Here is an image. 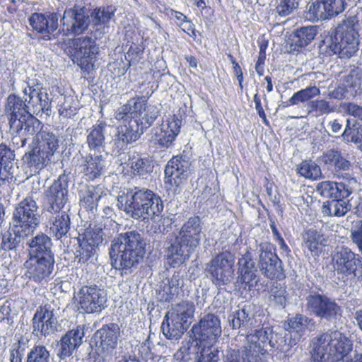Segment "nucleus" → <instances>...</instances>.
Returning a JSON list of instances; mask_svg holds the SVG:
<instances>
[{
  "mask_svg": "<svg viewBox=\"0 0 362 362\" xmlns=\"http://www.w3.org/2000/svg\"><path fill=\"white\" fill-rule=\"evenodd\" d=\"M83 332L80 329H71L60 340V349L58 352V356L64 360L69 357L73 351L78 347L82 342Z\"/></svg>",
  "mask_w": 362,
  "mask_h": 362,
  "instance_id": "31",
  "label": "nucleus"
},
{
  "mask_svg": "<svg viewBox=\"0 0 362 362\" xmlns=\"http://www.w3.org/2000/svg\"><path fill=\"white\" fill-rule=\"evenodd\" d=\"M230 325L233 329H239V333L246 337L249 339L250 336L252 335L257 325L256 318L252 315L246 313L245 308L238 310L229 316Z\"/></svg>",
  "mask_w": 362,
  "mask_h": 362,
  "instance_id": "28",
  "label": "nucleus"
},
{
  "mask_svg": "<svg viewBox=\"0 0 362 362\" xmlns=\"http://www.w3.org/2000/svg\"><path fill=\"white\" fill-rule=\"evenodd\" d=\"M95 40L88 36L76 38L72 42V51L69 50L73 62L87 73L93 70L96 56L99 53Z\"/></svg>",
  "mask_w": 362,
  "mask_h": 362,
  "instance_id": "8",
  "label": "nucleus"
},
{
  "mask_svg": "<svg viewBox=\"0 0 362 362\" xmlns=\"http://www.w3.org/2000/svg\"><path fill=\"white\" fill-rule=\"evenodd\" d=\"M305 18L307 20L313 22L328 19L322 0H316L307 5Z\"/></svg>",
  "mask_w": 362,
  "mask_h": 362,
  "instance_id": "46",
  "label": "nucleus"
},
{
  "mask_svg": "<svg viewBox=\"0 0 362 362\" xmlns=\"http://www.w3.org/2000/svg\"><path fill=\"white\" fill-rule=\"evenodd\" d=\"M201 231V221L198 216L189 218L182 226L167 249L168 259L173 267L185 263L200 245Z\"/></svg>",
  "mask_w": 362,
  "mask_h": 362,
  "instance_id": "3",
  "label": "nucleus"
},
{
  "mask_svg": "<svg viewBox=\"0 0 362 362\" xmlns=\"http://www.w3.org/2000/svg\"><path fill=\"white\" fill-rule=\"evenodd\" d=\"M49 351L41 344L35 345L27 354L26 362H49Z\"/></svg>",
  "mask_w": 362,
  "mask_h": 362,
  "instance_id": "49",
  "label": "nucleus"
},
{
  "mask_svg": "<svg viewBox=\"0 0 362 362\" xmlns=\"http://www.w3.org/2000/svg\"><path fill=\"white\" fill-rule=\"evenodd\" d=\"M273 329L271 327H256L254 332H252V335L250 336V340H253V341H258L257 344H260V345L264 346L267 343H269L270 336L272 334Z\"/></svg>",
  "mask_w": 362,
  "mask_h": 362,
  "instance_id": "58",
  "label": "nucleus"
},
{
  "mask_svg": "<svg viewBox=\"0 0 362 362\" xmlns=\"http://www.w3.org/2000/svg\"><path fill=\"white\" fill-rule=\"evenodd\" d=\"M247 344L244 346L242 353L247 362H266L267 350L257 341L247 339Z\"/></svg>",
  "mask_w": 362,
  "mask_h": 362,
  "instance_id": "40",
  "label": "nucleus"
},
{
  "mask_svg": "<svg viewBox=\"0 0 362 362\" xmlns=\"http://www.w3.org/2000/svg\"><path fill=\"white\" fill-rule=\"evenodd\" d=\"M306 310L327 322H335L341 316V308L334 300L325 295L310 294L306 297Z\"/></svg>",
  "mask_w": 362,
  "mask_h": 362,
  "instance_id": "9",
  "label": "nucleus"
},
{
  "mask_svg": "<svg viewBox=\"0 0 362 362\" xmlns=\"http://www.w3.org/2000/svg\"><path fill=\"white\" fill-rule=\"evenodd\" d=\"M52 224L50 231L57 239H62L63 237H67L70 230V217L66 211H61L50 219Z\"/></svg>",
  "mask_w": 362,
  "mask_h": 362,
  "instance_id": "36",
  "label": "nucleus"
},
{
  "mask_svg": "<svg viewBox=\"0 0 362 362\" xmlns=\"http://www.w3.org/2000/svg\"><path fill=\"white\" fill-rule=\"evenodd\" d=\"M120 336V329L117 324L110 323L98 329L93 336V339L98 354L105 356L112 354L117 346Z\"/></svg>",
  "mask_w": 362,
  "mask_h": 362,
  "instance_id": "16",
  "label": "nucleus"
},
{
  "mask_svg": "<svg viewBox=\"0 0 362 362\" xmlns=\"http://www.w3.org/2000/svg\"><path fill=\"white\" fill-rule=\"evenodd\" d=\"M222 332L219 317L212 313L204 315L199 321L193 325L190 330V337L197 345L214 346Z\"/></svg>",
  "mask_w": 362,
  "mask_h": 362,
  "instance_id": "7",
  "label": "nucleus"
},
{
  "mask_svg": "<svg viewBox=\"0 0 362 362\" xmlns=\"http://www.w3.org/2000/svg\"><path fill=\"white\" fill-rule=\"evenodd\" d=\"M29 247V257H54L52 250V242L49 237L41 233L27 242Z\"/></svg>",
  "mask_w": 362,
  "mask_h": 362,
  "instance_id": "30",
  "label": "nucleus"
},
{
  "mask_svg": "<svg viewBox=\"0 0 362 362\" xmlns=\"http://www.w3.org/2000/svg\"><path fill=\"white\" fill-rule=\"evenodd\" d=\"M320 94V90L317 86H308L296 92L292 97L289 98V102L290 104L296 105L305 103Z\"/></svg>",
  "mask_w": 362,
  "mask_h": 362,
  "instance_id": "48",
  "label": "nucleus"
},
{
  "mask_svg": "<svg viewBox=\"0 0 362 362\" xmlns=\"http://www.w3.org/2000/svg\"><path fill=\"white\" fill-rule=\"evenodd\" d=\"M309 112H315L318 115L329 114L334 112V108L329 105V102L325 100H315L310 102Z\"/></svg>",
  "mask_w": 362,
  "mask_h": 362,
  "instance_id": "61",
  "label": "nucleus"
},
{
  "mask_svg": "<svg viewBox=\"0 0 362 362\" xmlns=\"http://www.w3.org/2000/svg\"><path fill=\"white\" fill-rule=\"evenodd\" d=\"M40 223L39 207L32 197L28 196L15 205L11 224L17 233L23 230L33 235Z\"/></svg>",
  "mask_w": 362,
  "mask_h": 362,
  "instance_id": "6",
  "label": "nucleus"
},
{
  "mask_svg": "<svg viewBox=\"0 0 362 362\" xmlns=\"http://www.w3.org/2000/svg\"><path fill=\"white\" fill-rule=\"evenodd\" d=\"M159 110L156 105H149L146 108H144V114L141 115V122L139 124L140 128L144 132L145 129H148L156 119L158 117Z\"/></svg>",
  "mask_w": 362,
  "mask_h": 362,
  "instance_id": "52",
  "label": "nucleus"
},
{
  "mask_svg": "<svg viewBox=\"0 0 362 362\" xmlns=\"http://www.w3.org/2000/svg\"><path fill=\"white\" fill-rule=\"evenodd\" d=\"M301 0H280L275 10L279 16L286 17L298 9Z\"/></svg>",
  "mask_w": 362,
  "mask_h": 362,
  "instance_id": "55",
  "label": "nucleus"
},
{
  "mask_svg": "<svg viewBox=\"0 0 362 362\" xmlns=\"http://www.w3.org/2000/svg\"><path fill=\"white\" fill-rule=\"evenodd\" d=\"M189 326L168 313L161 325L165 337L169 339H178Z\"/></svg>",
  "mask_w": 362,
  "mask_h": 362,
  "instance_id": "33",
  "label": "nucleus"
},
{
  "mask_svg": "<svg viewBox=\"0 0 362 362\" xmlns=\"http://www.w3.org/2000/svg\"><path fill=\"white\" fill-rule=\"evenodd\" d=\"M345 199L337 198L325 202L322 206V213L327 216H344L351 209L349 201Z\"/></svg>",
  "mask_w": 362,
  "mask_h": 362,
  "instance_id": "35",
  "label": "nucleus"
},
{
  "mask_svg": "<svg viewBox=\"0 0 362 362\" xmlns=\"http://www.w3.org/2000/svg\"><path fill=\"white\" fill-rule=\"evenodd\" d=\"M350 238L358 251L362 253V220L354 222L351 229Z\"/></svg>",
  "mask_w": 362,
  "mask_h": 362,
  "instance_id": "62",
  "label": "nucleus"
},
{
  "mask_svg": "<svg viewBox=\"0 0 362 362\" xmlns=\"http://www.w3.org/2000/svg\"><path fill=\"white\" fill-rule=\"evenodd\" d=\"M103 232L101 229L87 230L82 238H78V248L76 252V257L78 262L86 263L93 257L98 245L103 242Z\"/></svg>",
  "mask_w": 362,
  "mask_h": 362,
  "instance_id": "19",
  "label": "nucleus"
},
{
  "mask_svg": "<svg viewBox=\"0 0 362 362\" xmlns=\"http://www.w3.org/2000/svg\"><path fill=\"white\" fill-rule=\"evenodd\" d=\"M58 20L59 15L57 13L47 15L35 13L29 18V23L34 30L42 34V39L47 41L59 37L60 30H58Z\"/></svg>",
  "mask_w": 362,
  "mask_h": 362,
  "instance_id": "15",
  "label": "nucleus"
},
{
  "mask_svg": "<svg viewBox=\"0 0 362 362\" xmlns=\"http://www.w3.org/2000/svg\"><path fill=\"white\" fill-rule=\"evenodd\" d=\"M147 98L145 96L138 97L136 98H132L129 100L127 103L125 105L129 109V113L131 115L134 116V119H136L135 117L137 115L141 116L142 110H144L146 105Z\"/></svg>",
  "mask_w": 362,
  "mask_h": 362,
  "instance_id": "57",
  "label": "nucleus"
},
{
  "mask_svg": "<svg viewBox=\"0 0 362 362\" xmlns=\"http://www.w3.org/2000/svg\"><path fill=\"white\" fill-rule=\"evenodd\" d=\"M62 31L66 35H78L90 25L88 15L84 7L74 6L66 9L61 19Z\"/></svg>",
  "mask_w": 362,
  "mask_h": 362,
  "instance_id": "14",
  "label": "nucleus"
},
{
  "mask_svg": "<svg viewBox=\"0 0 362 362\" xmlns=\"http://www.w3.org/2000/svg\"><path fill=\"white\" fill-rule=\"evenodd\" d=\"M143 133L138 120H129V123L118 126L117 139L118 142L127 144L136 141Z\"/></svg>",
  "mask_w": 362,
  "mask_h": 362,
  "instance_id": "34",
  "label": "nucleus"
},
{
  "mask_svg": "<svg viewBox=\"0 0 362 362\" xmlns=\"http://www.w3.org/2000/svg\"><path fill=\"white\" fill-rule=\"evenodd\" d=\"M239 276L238 281L241 284L248 286L249 289L256 286L258 279L257 276V268L251 255L245 253L238 260Z\"/></svg>",
  "mask_w": 362,
  "mask_h": 362,
  "instance_id": "29",
  "label": "nucleus"
},
{
  "mask_svg": "<svg viewBox=\"0 0 362 362\" xmlns=\"http://www.w3.org/2000/svg\"><path fill=\"white\" fill-rule=\"evenodd\" d=\"M25 102L30 112L40 117H48L52 114V100L45 88L38 84L31 86L28 85L23 90Z\"/></svg>",
  "mask_w": 362,
  "mask_h": 362,
  "instance_id": "13",
  "label": "nucleus"
},
{
  "mask_svg": "<svg viewBox=\"0 0 362 362\" xmlns=\"http://www.w3.org/2000/svg\"><path fill=\"white\" fill-rule=\"evenodd\" d=\"M116 8L113 6H101L88 15L91 33L95 39L100 38L109 28L107 23L115 16Z\"/></svg>",
  "mask_w": 362,
  "mask_h": 362,
  "instance_id": "24",
  "label": "nucleus"
},
{
  "mask_svg": "<svg viewBox=\"0 0 362 362\" xmlns=\"http://www.w3.org/2000/svg\"><path fill=\"white\" fill-rule=\"evenodd\" d=\"M102 196V189L99 187H89L81 199V206L86 211L93 212Z\"/></svg>",
  "mask_w": 362,
  "mask_h": 362,
  "instance_id": "44",
  "label": "nucleus"
},
{
  "mask_svg": "<svg viewBox=\"0 0 362 362\" xmlns=\"http://www.w3.org/2000/svg\"><path fill=\"white\" fill-rule=\"evenodd\" d=\"M358 20L356 16L346 18L324 40L326 52L340 59H350L358 50Z\"/></svg>",
  "mask_w": 362,
  "mask_h": 362,
  "instance_id": "4",
  "label": "nucleus"
},
{
  "mask_svg": "<svg viewBox=\"0 0 362 362\" xmlns=\"http://www.w3.org/2000/svg\"><path fill=\"white\" fill-rule=\"evenodd\" d=\"M223 362H247V361L242 351L230 348L226 351Z\"/></svg>",
  "mask_w": 362,
  "mask_h": 362,
  "instance_id": "64",
  "label": "nucleus"
},
{
  "mask_svg": "<svg viewBox=\"0 0 362 362\" xmlns=\"http://www.w3.org/2000/svg\"><path fill=\"white\" fill-rule=\"evenodd\" d=\"M75 298L78 304V310L86 313L101 312L107 301L105 291L96 285L82 286Z\"/></svg>",
  "mask_w": 362,
  "mask_h": 362,
  "instance_id": "12",
  "label": "nucleus"
},
{
  "mask_svg": "<svg viewBox=\"0 0 362 362\" xmlns=\"http://www.w3.org/2000/svg\"><path fill=\"white\" fill-rule=\"evenodd\" d=\"M351 349V341L342 333L335 331L314 338L310 353L313 362H339Z\"/></svg>",
  "mask_w": 362,
  "mask_h": 362,
  "instance_id": "5",
  "label": "nucleus"
},
{
  "mask_svg": "<svg viewBox=\"0 0 362 362\" xmlns=\"http://www.w3.org/2000/svg\"><path fill=\"white\" fill-rule=\"evenodd\" d=\"M297 173L307 178L316 180L321 177L322 172L320 166L313 160H303L297 167Z\"/></svg>",
  "mask_w": 362,
  "mask_h": 362,
  "instance_id": "47",
  "label": "nucleus"
},
{
  "mask_svg": "<svg viewBox=\"0 0 362 362\" xmlns=\"http://www.w3.org/2000/svg\"><path fill=\"white\" fill-rule=\"evenodd\" d=\"M37 145L33 147L23 157L28 156V158H33L34 156L38 158H49L54 156L59 148V139L52 132L43 130L38 134Z\"/></svg>",
  "mask_w": 362,
  "mask_h": 362,
  "instance_id": "18",
  "label": "nucleus"
},
{
  "mask_svg": "<svg viewBox=\"0 0 362 362\" xmlns=\"http://www.w3.org/2000/svg\"><path fill=\"white\" fill-rule=\"evenodd\" d=\"M30 235L32 234L23 230L17 233L14 229V226L11 224L10 229L2 235L0 248L6 251L14 250L18 247L23 239Z\"/></svg>",
  "mask_w": 362,
  "mask_h": 362,
  "instance_id": "37",
  "label": "nucleus"
},
{
  "mask_svg": "<svg viewBox=\"0 0 362 362\" xmlns=\"http://www.w3.org/2000/svg\"><path fill=\"white\" fill-rule=\"evenodd\" d=\"M146 243L142 235L136 230L121 233L115 238L110 249L112 267L121 271L122 275L133 272L142 261L146 253Z\"/></svg>",
  "mask_w": 362,
  "mask_h": 362,
  "instance_id": "1",
  "label": "nucleus"
},
{
  "mask_svg": "<svg viewBox=\"0 0 362 362\" xmlns=\"http://www.w3.org/2000/svg\"><path fill=\"white\" fill-rule=\"evenodd\" d=\"M67 193L66 184H63L60 180H56L46 192L47 211L51 214L59 213L67 202Z\"/></svg>",
  "mask_w": 362,
  "mask_h": 362,
  "instance_id": "26",
  "label": "nucleus"
},
{
  "mask_svg": "<svg viewBox=\"0 0 362 362\" xmlns=\"http://www.w3.org/2000/svg\"><path fill=\"white\" fill-rule=\"evenodd\" d=\"M351 250L347 247H338L332 256V263L334 270L345 276H349L352 274L356 276L355 272L360 260L356 257Z\"/></svg>",
  "mask_w": 362,
  "mask_h": 362,
  "instance_id": "22",
  "label": "nucleus"
},
{
  "mask_svg": "<svg viewBox=\"0 0 362 362\" xmlns=\"http://www.w3.org/2000/svg\"><path fill=\"white\" fill-rule=\"evenodd\" d=\"M26 103L25 100L23 101L21 98L13 94L7 97L4 111L8 120L10 129L20 128L22 117L30 112Z\"/></svg>",
  "mask_w": 362,
  "mask_h": 362,
  "instance_id": "25",
  "label": "nucleus"
},
{
  "mask_svg": "<svg viewBox=\"0 0 362 362\" xmlns=\"http://www.w3.org/2000/svg\"><path fill=\"white\" fill-rule=\"evenodd\" d=\"M327 18L342 13L346 6L345 0H322Z\"/></svg>",
  "mask_w": 362,
  "mask_h": 362,
  "instance_id": "51",
  "label": "nucleus"
},
{
  "mask_svg": "<svg viewBox=\"0 0 362 362\" xmlns=\"http://www.w3.org/2000/svg\"><path fill=\"white\" fill-rule=\"evenodd\" d=\"M130 164L134 174L144 175L152 172L153 169L151 160H135Z\"/></svg>",
  "mask_w": 362,
  "mask_h": 362,
  "instance_id": "59",
  "label": "nucleus"
},
{
  "mask_svg": "<svg viewBox=\"0 0 362 362\" xmlns=\"http://www.w3.org/2000/svg\"><path fill=\"white\" fill-rule=\"evenodd\" d=\"M64 103L59 105V113L64 117H71L75 115L78 111V102L72 97H64Z\"/></svg>",
  "mask_w": 362,
  "mask_h": 362,
  "instance_id": "53",
  "label": "nucleus"
},
{
  "mask_svg": "<svg viewBox=\"0 0 362 362\" xmlns=\"http://www.w3.org/2000/svg\"><path fill=\"white\" fill-rule=\"evenodd\" d=\"M269 300L277 307L284 308L287 302L286 289L282 286H274L270 291Z\"/></svg>",
  "mask_w": 362,
  "mask_h": 362,
  "instance_id": "54",
  "label": "nucleus"
},
{
  "mask_svg": "<svg viewBox=\"0 0 362 362\" xmlns=\"http://www.w3.org/2000/svg\"><path fill=\"white\" fill-rule=\"evenodd\" d=\"M117 201L118 206L129 217L145 223L158 220L163 210L160 197L149 189L128 190L125 195L119 196Z\"/></svg>",
  "mask_w": 362,
  "mask_h": 362,
  "instance_id": "2",
  "label": "nucleus"
},
{
  "mask_svg": "<svg viewBox=\"0 0 362 362\" xmlns=\"http://www.w3.org/2000/svg\"><path fill=\"white\" fill-rule=\"evenodd\" d=\"M54 312L51 305L45 304L40 306L33 318V333H36V335L40 333L44 336L54 333L57 324Z\"/></svg>",
  "mask_w": 362,
  "mask_h": 362,
  "instance_id": "21",
  "label": "nucleus"
},
{
  "mask_svg": "<svg viewBox=\"0 0 362 362\" xmlns=\"http://www.w3.org/2000/svg\"><path fill=\"white\" fill-rule=\"evenodd\" d=\"M269 345L273 349L279 350L284 353L288 351L290 347L292 346V345H286L285 337L274 331L270 336Z\"/></svg>",
  "mask_w": 362,
  "mask_h": 362,
  "instance_id": "60",
  "label": "nucleus"
},
{
  "mask_svg": "<svg viewBox=\"0 0 362 362\" xmlns=\"http://www.w3.org/2000/svg\"><path fill=\"white\" fill-rule=\"evenodd\" d=\"M194 303L185 300L175 305L168 313L189 326L194 317Z\"/></svg>",
  "mask_w": 362,
  "mask_h": 362,
  "instance_id": "42",
  "label": "nucleus"
},
{
  "mask_svg": "<svg viewBox=\"0 0 362 362\" xmlns=\"http://www.w3.org/2000/svg\"><path fill=\"white\" fill-rule=\"evenodd\" d=\"M318 33V27L316 25L303 26L298 28L293 33L291 48L293 50L298 51L308 45Z\"/></svg>",
  "mask_w": 362,
  "mask_h": 362,
  "instance_id": "32",
  "label": "nucleus"
},
{
  "mask_svg": "<svg viewBox=\"0 0 362 362\" xmlns=\"http://www.w3.org/2000/svg\"><path fill=\"white\" fill-rule=\"evenodd\" d=\"M234 262L233 255L228 251L219 253L211 259L207 264L206 271L211 274L214 284L221 286L232 281Z\"/></svg>",
  "mask_w": 362,
  "mask_h": 362,
  "instance_id": "10",
  "label": "nucleus"
},
{
  "mask_svg": "<svg viewBox=\"0 0 362 362\" xmlns=\"http://www.w3.org/2000/svg\"><path fill=\"white\" fill-rule=\"evenodd\" d=\"M287 325L288 329L296 331L300 336L304 333L306 330H312L315 327V322L313 318L308 317V316L302 314H297L293 317H291L287 320Z\"/></svg>",
  "mask_w": 362,
  "mask_h": 362,
  "instance_id": "41",
  "label": "nucleus"
},
{
  "mask_svg": "<svg viewBox=\"0 0 362 362\" xmlns=\"http://www.w3.org/2000/svg\"><path fill=\"white\" fill-rule=\"evenodd\" d=\"M303 246L315 255H317L325 245L327 239L322 234L314 229H309L303 235Z\"/></svg>",
  "mask_w": 362,
  "mask_h": 362,
  "instance_id": "39",
  "label": "nucleus"
},
{
  "mask_svg": "<svg viewBox=\"0 0 362 362\" xmlns=\"http://www.w3.org/2000/svg\"><path fill=\"white\" fill-rule=\"evenodd\" d=\"M328 163L334 172V175L338 177H344V172L349 171L351 169V163L349 160H329Z\"/></svg>",
  "mask_w": 362,
  "mask_h": 362,
  "instance_id": "63",
  "label": "nucleus"
},
{
  "mask_svg": "<svg viewBox=\"0 0 362 362\" xmlns=\"http://www.w3.org/2000/svg\"><path fill=\"white\" fill-rule=\"evenodd\" d=\"M360 124L356 121L351 119L346 120L345 129L341 134L343 140L346 142H352L358 146V148L362 151L361 139L360 137Z\"/></svg>",
  "mask_w": 362,
  "mask_h": 362,
  "instance_id": "43",
  "label": "nucleus"
},
{
  "mask_svg": "<svg viewBox=\"0 0 362 362\" xmlns=\"http://www.w3.org/2000/svg\"><path fill=\"white\" fill-rule=\"evenodd\" d=\"M219 360L218 348L214 346H207L202 349L197 362H218Z\"/></svg>",
  "mask_w": 362,
  "mask_h": 362,
  "instance_id": "56",
  "label": "nucleus"
},
{
  "mask_svg": "<svg viewBox=\"0 0 362 362\" xmlns=\"http://www.w3.org/2000/svg\"><path fill=\"white\" fill-rule=\"evenodd\" d=\"M189 160H169L165 169V183L173 194L181 192L182 180L189 168Z\"/></svg>",
  "mask_w": 362,
  "mask_h": 362,
  "instance_id": "17",
  "label": "nucleus"
},
{
  "mask_svg": "<svg viewBox=\"0 0 362 362\" xmlns=\"http://www.w3.org/2000/svg\"><path fill=\"white\" fill-rule=\"evenodd\" d=\"M351 182L355 183L356 180H344L341 182H332L329 180L322 181L316 185V192L325 198H347L353 193Z\"/></svg>",
  "mask_w": 362,
  "mask_h": 362,
  "instance_id": "23",
  "label": "nucleus"
},
{
  "mask_svg": "<svg viewBox=\"0 0 362 362\" xmlns=\"http://www.w3.org/2000/svg\"><path fill=\"white\" fill-rule=\"evenodd\" d=\"M21 122V124H20V128H18L17 129H10L11 134H14L22 133V136L36 134L37 139L38 134L44 130L42 129V123L34 117L32 112L26 114L24 117H22ZM12 141L13 144H18V141H20L21 146H23L26 143V138L14 136L12 138Z\"/></svg>",
  "mask_w": 362,
  "mask_h": 362,
  "instance_id": "27",
  "label": "nucleus"
},
{
  "mask_svg": "<svg viewBox=\"0 0 362 362\" xmlns=\"http://www.w3.org/2000/svg\"><path fill=\"white\" fill-rule=\"evenodd\" d=\"M106 127L107 124L105 122H100L90 129L87 136V142L91 151L100 153L101 149L103 148L105 141L104 132Z\"/></svg>",
  "mask_w": 362,
  "mask_h": 362,
  "instance_id": "38",
  "label": "nucleus"
},
{
  "mask_svg": "<svg viewBox=\"0 0 362 362\" xmlns=\"http://www.w3.org/2000/svg\"><path fill=\"white\" fill-rule=\"evenodd\" d=\"M257 252V267L264 277L274 279L284 276L282 262L274 252L271 244L261 243L258 246Z\"/></svg>",
  "mask_w": 362,
  "mask_h": 362,
  "instance_id": "11",
  "label": "nucleus"
},
{
  "mask_svg": "<svg viewBox=\"0 0 362 362\" xmlns=\"http://www.w3.org/2000/svg\"><path fill=\"white\" fill-rule=\"evenodd\" d=\"M345 86L349 87L354 95L362 93V66L352 69L344 78Z\"/></svg>",
  "mask_w": 362,
  "mask_h": 362,
  "instance_id": "45",
  "label": "nucleus"
},
{
  "mask_svg": "<svg viewBox=\"0 0 362 362\" xmlns=\"http://www.w3.org/2000/svg\"><path fill=\"white\" fill-rule=\"evenodd\" d=\"M54 262V257H28L24 263L26 274L36 282L46 281L53 271Z\"/></svg>",
  "mask_w": 362,
  "mask_h": 362,
  "instance_id": "20",
  "label": "nucleus"
},
{
  "mask_svg": "<svg viewBox=\"0 0 362 362\" xmlns=\"http://www.w3.org/2000/svg\"><path fill=\"white\" fill-rule=\"evenodd\" d=\"M84 166V173L90 180L100 176L104 172L105 168L103 160H88Z\"/></svg>",
  "mask_w": 362,
  "mask_h": 362,
  "instance_id": "50",
  "label": "nucleus"
}]
</instances>
